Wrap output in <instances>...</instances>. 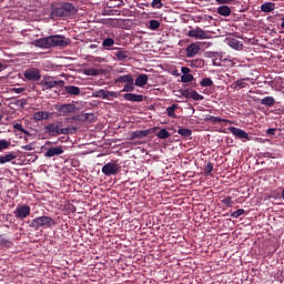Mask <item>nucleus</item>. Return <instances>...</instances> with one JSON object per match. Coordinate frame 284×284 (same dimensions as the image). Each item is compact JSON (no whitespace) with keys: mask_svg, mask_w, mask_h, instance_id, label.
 I'll return each mask as SVG.
<instances>
[{"mask_svg":"<svg viewBox=\"0 0 284 284\" xmlns=\"http://www.w3.org/2000/svg\"><path fill=\"white\" fill-rule=\"evenodd\" d=\"M70 44L69 38L65 36H48L40 39H37L33 42V45L41 49H52L55 47L65 48Z\"/></svg>","mask_w":284,"mask_h":284,"instance_id":"obj_1","label":"nucleus"},{"mask_svg":"<svg viewBox=\"0 0 284 284\" xmlns=\"http://www.w3.org/2000/svg\"><path fill=\"white\" fill-rule=\"evenodd\" d=\"M221 203H223L226 207L234 206V201L231 196H225L223 200H221Z\"/></svg>","mask_w":284,"mask_h":284,"instance_id":"obj_36","label":"nucleus"},{"mask_svg":"<svg viewBox=\"0 0 284 284\" xmlns=\"http://www.w3.org/2000/svg\"><path fill=\"white\" fill-rule=\"evenodd\" d=\"M119 98V93L113 91H105L104 93V100L111 101L112 99Z\"/></svg>","mask_w":284,"mask_h":284,"instance_id":"obj_34","label":"nucleus"},{"mask_svg":"<svg viewBox=\"0 0 284 284\" xmlns=\"http://www.w3.org/2000/svg\"><path fill=\"white\" fill-rule=\"evenodd\" d=\"M189 37L195 38L197 40H210L211 39L210 31H204L199 27L189 31Z\"/></svg>","mask_w":284,"mask_h":284,"instance_id":"obj_8","label":"nucleus"},{"mask_svg":"<svg viewBox=\"0 0 284 284\" xmlns=\"http://www.w3.org/2000/svg\"><path fill=\"white\" fill-rule=\"evenodd\" d=\"M207 121H210L212 124H221V123L229 122L227 120H224L215 115H210V118H207Z\"/></svg>","mask_w":284,"mask_h":284,"instance_id":"obj_27","label":"nucleus"},{"mask_svg":"<svg viewBox=\"0 0 284 284\" xmlns=\"http://www.w3.org/2000/svg\"><path fill=\"white\" fill-rule=\"evenodd\" d=\"M93 97L95 98H102L104 100V97H105V90L101 89V90H98L93 93Z\"/></svg>","mask_w":284,"mask_h":284,"instance_id":"obj_44","label":"nucleus"},{"mask_svg":"<svg viewBox=\"0 0 284 284\" xmlns=\"http://www.w3.org/2000/svg\"><path fill=\"white\" fill-rule=\"evenodd\" d=\"M2 104H1V102H0V106H1Z\"/></svg>","mask_w":284,"mask_h":284,"instance_id":"obj_62","label":"nucleus"},{"mask_svg":"<svg viewBox=\"0 0 284 284\" xmlns=\"http://www.w3.org/2000/svg\"><path fill=\"white\" fill-rule=\"evenodd\" d=\"M275 10V3L274 2H265L261 6V12L270 13L274 12Z\"/></svg>","mask_w":284,"mask_h":284,"instance_id":"obj_21","label":"nucleus"},{"mask_svg":"<svg viewBox=\"0 0 284 284\" xmlns=\"http://www.w3.org/2000/svg\"><path fill=\"white\" fill-rule=\"evenodd\" d=\"M276 104V100L274 97H265L264 99H261V105H264L266 108H274Z\"/></svg>","mask_w":284,"mask_h":284,"instance_id":"obj_18","label":"nucleus"},{"mask_svg":"<svg viewBox=\"0 0 284 284\" xmlns=\"http://www.w3.org/2000/svg\"><path fill=\"white\" fill-rule=\"evenodd\" d=\"M180 94H182V97H184L186 99H192L193 101H203L204 100V97L202 94L197 93L193 89L180 90Z\"/></svg>","mask_w":284,"mask_h":284,"instance_id":"obj_9","label":"nucleus"},{"mask_svg":"<svg viewBox=\"0 0 284 284\" xmlns=\"http://www.w3.org/2000/svg\"><path fill=\"white\" fill-rule=\"evenodd\" d=\"M178 109V104H172L171 106L166 108V115L172 119H176L175 110Z\"/></svg>","mask_w":284,"mask_h":284,"instance_id":"obj_29","label":"nucleus"},{"mask_svg":"<svg viewBox=\"0 0 284 284\" xmlns=\"http://www.w3.org/2000/svg\"><path fill=\"white\" fill-rule=\"evenodd\" d=\"M11 148V142L7 141L6 139L0 140V152L8 150Z\"/></svg>","mask_w":284,"mask_h":284,"instance_id":"obj_32","label":"nucleus"},{"mask_svg":"<svg viewBox=\"0 0 284 284\" xmlns=\"http://www.w3.org/2000/svg\"><path fill=\"white\" fill-rule=\"evenodd\" d=\"M232 13V9L229 6H221L217 8V14L224 18H229Z\"/></svg>","mask_w":284,"mask_h":284,"instance_id":"obj_19","label":"nucleus"},{"mask_svg":"<svg viewBox=\"0 0 284 284\" xmlns=\"http://www.w3.org/2000/svg\"><path fill=\"white\" fill-rule=\"evenodd\" d=\"M24 139V142H28V138H23Z\"/></svg>","mask_w":284,"mask_h":284,"instance_id":"obj_60","label":"nucleus"},{"mask_svg":"<svg viewBox=\"0 0 284 284\" xmlns=\"http://www.w3.org/2000/svg\"><path fill=\"white\" fill-rule=\"evenodd\" d=\"M227 130H229L233 135H235L237 139L244 140V142L252 140V136H251L247 132H245L244 130H242V129H239V128H236V126H230V128H227Z\"/></svg>","mask_w":284,"mask_h":284,"instance_id":"obj_10","label":"nucleus"},{"mask_svg":"<svg viewBox=\"0 0 284 284\" xmlns=\"http://www.w3.org/2000/svg\"><path fill=\"white\" fill-rule=\"evenodd\" d=\"M24 135H27V136H32V134L29 132V131H27L26 129L23 130V131H21Z\"/></svg>","mask_w":284,"mask_h":284,"instance_id":"obj_54","label":"nucleus"},{"mask_svg":"<svg viewBox=\"0 0 284 284\" xmlns=\"http://www.w3.org/2000/svg\"><path fill=\"white\" fill-rule=\"evenodd\" d=\"M50 116V113L49 112H45V111H38L34 113L33 115V119L36 121H42V120H48Z\"/></svg>","mask_w":284,"mask_h":284,"instance_id":"obj_25","label":"nucleus"},{"mask_svg":"<svg viewBox=\"0 0 284 284\" xmlns=\"http://www.w3.org/2000/svg\"><path fill=\"white\" fill-rule=\"evenodd\" d=\"M24 80L29 82H37L41 80V71L37 68H29L23 72Z\"/></svg>","mask_w":284,"mask_h":284,"instance_id":"obj_6","label":"nucleus"},{"mask_svg":"<svg viewBox=\"0 0 284 284\" xmlns=\"http://www.w3.org/2000/svg\"><path fill=\"white\" fill-rule=\"evenodd\" d=\"M60 84H61V82L52 81L49 78L48 79L45 78L43 81H41V85L47 89H53L54 87L60 85Z\"/></svg>","mask_w":284,"mask_h":284,"instance_id":"obj_22","label":"nucleus"},{"mask_svg":"<svg viewBox=\"0 0 284 284\" xmlns=\"http://www.w3.org/2000/svg\"><path fill=\"white\" fill-rule=\"evenodd\" d=\"M151 134V129L149 130H142V131H135L131 133L130 140L133 141L135 139H142L145 136H149Z\"/></svg>","mask_w":284,"mask_h":284,"instance_id":"obj_15","label":"nucleus"},{"mask_svg":"<svg viewBox=\"0 0 284 284\" xmlns=\"http://www.w3.org/2000/svg\"><path fill=\"white\" fill-rule=\"evenodd\" d=\"M102 45H103L104 48H111V47H113V45H114V39H113V38H105V39L103 40Z\"/></svg>","mask_w":284,"mask_h":284,"instance_id":"obj_38","label":"nucleus"},{"mask_svg":"<svg viewBox=\"0 0 284 284\" xmlns=\"http://www.w3.org/2000/svg\"><path fill=\"white\" fill-rule=\"evenodd\" d=\"M156 136L160 139V140H168L171 134L169 133V131L166 129H162L160 130L158 133H156Z\"/></svg>","mask_w":284,"mask_h":284,"instance_id":"obj_31","label":"nucleus"},{"mask_svg":"<svg viewBox=\"0 0 284 284\" xmlns=\"http://www.w3.org/2000/svg\"><path fill=\"white\" fill-rule=\"evenodd\" d=\"M123 99L126 102H133V103H142L143 102V95L142 94L125 93L123 95Z\"/></svg>","mask_w":284,"mask_h":284,"instance_id":"obj_13","label":"nucleus"},{"mask_svg":"<svg viewBox=\"0 0 284 284\" xmlns=\"http://www.w3.org/2000/svg\"><path fill=\"white\" fill-rule=\"evenodd\" d=\"M161 27V22L159 20H150L149 22V29L151 30H158Z\"/></svg>","mask_w":284,"mask_h":284,"instance_id":"obj_35","label":"nucleus"},{"mask_svg":"<svg viewBox=\"0 0 284 284\" xmlns=\"http://www.w3.org/2000/svg\"><path fill=\"white\" fill-rule=\"evenodd\" d=\"M95 115L93 113H85L84 114V121L94 122Z\"/></svg>","mask_w":284,"mask_h":284,"instance_id":"obj_46","label":"nucleus"},{"mask_svg":"<svg viewBox=\"0 0 284 284\" xmlns=\"http://www.w3.org/2000/svg\"><path fill=\"white\" fill-rule=\"evenodd\" d=\"M85 74L97 77L100 74V72L97 69H89L88 71H85Z\"/></svg>","mask_w":284,"mask_h":284,"instance_id":"obj_45","label":"nucleus"},{"mask_svg":"<svg viewBox=\"0 0 284 284\" xmlns=\"http://www.w3.org/2000/svg\"><path fill=\"white\" fill-rule=\"evenodd\" d=\"M21 149L24 151H33L32 144L22 145Z\"/></svg>","mask_w":284,"mask_h":284,"instance_id":"obj_53","label":"nucleus"},{"mask_svg":"<svg viewBox=\"0 0 284 284\" xmlns=\"http://www.w3.org/2000/svg\"><path fill=\"white\" fill-rule=\"evenodd\" d=\"M219 4H231L234 0H216Z\"/></svg>","mask_w":284,"mask_h":284,"instance_id":"obj_50","label":"nucleus"},{"mask_svg":"<svg viewBox=\"0 0 284 284\" xmlns=\"http://www.w3.org/2000/svg\"><path fill=\"white\" fill-rule=\"evenodd\" d=\"M282 41L284 42V38L282 39Z\"/></svg>","mask_w":284,"mask_h":284,"instance_id":"obj_61","label":"nucleus"},{"mask_svg":"<svg viewBox=\"0 0 284 284\" xmlns=\"http://www.w3.org/2000/svg\"><path fill=\"white\" fill-rule=\"evenodd\" d=\"M245 81H250V78L240 79L236 82H233L232 87L234 90H241L247 88L248 83Z\"/></svg>","mask_w":284,"mask_h":284,"instance_id":"obj_17","label":"nucleus"},{"mask_svg":"<svg viewBox=\"0 0 284 284\" xmlns=\"http://www.w3.org/2000/svg\"><path fill=\"white\" fill-rule=\"evenodd\" d=\"M63 153H64L63 146L58 145V146L48 149L47 153H44V156L49 158V159H52L54 156H60Z\"/></svg>","mask_w":284,"mask_h":284,"instance_id":"obj_12","label":"nucleus"},{"mask_svg":"<svg viewBox=\"0 0 284 284\" xmlns=\"http://www.w3.org/2000/svg\"><path fill=\"white\" fill-rule=\"evenodd\" d=\"M57 111L60 112L63 115H68V114H74L78 109L75 106V104L69 103V104H58L55 106Z\"/></svg>","mask_w":284,"mask_h":284,"instance_id":"obj_11","label":"nucleus"},{"mask_svg":"<svg viewBox=\"0 0 284 284\" xmlns=\"http://www.w3.org/2000/svg\"><path fill=\"white\" fill-rule=\"evenodd\" d=\"M178 134L180 136L187 139L192 135V131H191V129L181 128L178 130Z\"/></svg>","mask_w":284,"mask_h":284,"instance_id":"obj_30","label":"nucleus"},{"mask_svg":"<svg viewBox=\"0 0 284 284\" xmlns=\"http://www.w3.org/2000/svg\"><path fill=\"white\" fill-rule=\"evenodd\" d=\"M201 51V47L197 43H191L189 48H186V57L192 58L195 57Z\"/></svg>","mask_w":284,"mask_h":284,"instance_id":"obj_14","label":"nucleus"},{"mask_svg":"<svg viewBox=\"0 0 284 284\" xmlns=\"http://www.w3.org/2000/svg\"><path fill=\"white\" fill-rule=\"evenodd\" d=\"M151 6L153 9H161L163 7L162 0H152Z\"/></svg>","mask_w":284,"mask_h":284,"instance_id":"obj_43","label":"nucleus"},{"mask_svg":"<svg viewBox=\"0 0 284 284\" xmlns=\"http://www.w3.org/2000/svg\"><path fill=\"white\" fill-rule=\"evenodd\" d=\"M119 172H120V165L113 162H109L108 164H104V166H102V173L105 176H115L119 174Z\"/></svg>","mask_w":284,"mask_h":284,"instance_id":"obj_7","label":"nucleus"},{"mask_svg":"<svg viewBox=\"0 0 284 284\" xmlns=\"http://www.w3.org/2000/svg\"><path fill=\"white\" fill-rule=\"evenodd\" d=\"M231 47L234 49V50H239L241 48V42H239L237 40H233L231 42Z\"/></svg>","mask_w":284,"mask_h":284,"instance_id":"obj_47","label":"nucleus"},{"mask_svg":"<svg viewBox=\"0 0 284 284\" xmlns=\"http://www.w3.org/2000/svg\"><path fill=\"white\" fill-rule=\"evenodd\" d=\"M245 214V211L243 209H239L237 211H233L231 213V217L239 219Z\"/></svg>","mask_w":284,"mask_h":284,"instance_id":"obj_41","label":"nucleus"},{"mask_svg":"<svg viewBox=\"0 0 284 284\" xmlns=\"http://www.w3.org/2000/svg\"><path fill=\"white\" fill-rule=\"evenodd\" d=\"M13 128H14V130H17V131H24V128L22 126V124L21 123H16L14 125H13Z\"/></svg>","mask_w":284,"mask_h":284,"instance_id":"obj_51","label":"nucleus"},{"mask_svg":"<svg viewBox=\"0 0 284 284\" xmlns=\"http://www.w3.org/2000/svg\"><path fill=\"white\" fill-rule=\"evenodd\" d=\"M200 85H202L203 88H209L214 85V82L211 80V78H204L202 82H200Z\"/></svg>","mask_w":284,"mask_h":284,"instance_id":"obj_37","label":"nucleus"},{"mask_svg":"<svg viewBox=\"0 0 284 284\" xmlns=\"http://www.w3.org/2000/svg\"><path fill=\"white\" fill-rule=\"evenodd\" d=\"M282 199H284V189H282V194H281Z\"/></svg>","mask_w":284,"mask_h":284,"instance_id":"obj_58","label":"nucleus"},{"mask_svg":"<svg viewBox=\"0 0 284 284\" xmlns=\"http://www.w3.org/2000/svg\"><path fill=\"white\" fill-rule=\"evenodd\" d=\"M55 224L57 223H55V221L53 219L43 215V216L34 217L33 220H31V223H30L29 227H31L34 231H37L40 227H52Z\"/></svg>","mask_w":284,"mask_h":284,"instance_id":"obj_4","label":"nucleus"},{"mask_svg":"<svg viewBox=\"0 0 284 284\" xmlns=\"http://www.w3.org/2000/svg\"><path fill=\"white\" fill-rule=\"evenodd\" d=\"M77 13V9L71 2H63L59 7H53L51 10V18H70Z\"/></svg>","mask_w":284,"mask_h":284,"instance_id":"obj_2","label":"nucleus"},{"mask_svg":"<svg viewBox=\"0 0 284 284\" xmlns=\"http://www.w3.org/2000/svg\"><path fill=\"white\" fill-rule=\"evenodd\" d=\"M213 170H214V165L212 164V162H207L205 168H204V174L206 176H209L212 173Z\"/></svg>","mask_w":284,"mask_h":284,"instance_id":"obj_40","label":"nucleus"},{"mask_svg":"<svg viewBox=\"0 0 284 284\" xmlns=\"http://www.w3.org/2000/svg\"><path fill=\"white\" fill-rule=\"evenodd\" d=\"M194 80H195L194 75H192V74H183L181 81H182V83H191Z\"/></svg>","mask_w":284,"mask_h":284,"instance_id":"obj_39","label":"nucleus"},{"mask_svg":"<svg viewBox=\"0 0 284 284\" xmlns=\"http://www.w3.org/2000/svg\"><path fill=\"white\" fill-rule=\"evenodd\" d=\"M190 65L192 68H203L204 67V61L203 59H194L189 61Z\"/></svg>","mask_w":284,"mask_h":284,"instance_id":"obj_28","label":"nucleus"},{"mask_svg":"<svg viewBox=\"0 0 284 284\" xmlns=\"http://www.w3.org/2000/svg\"><path fill=\"white\" fill-rule=\"evenodd\" d=\"M276 132V128H268L266 131L267 135L274 136Z\"/></svg>","mask_w":284,"mask_h":284,"instance_id":"obj_49","label":"nucleus"},{"mask_svg":"<svg viewBox=\"0 0 284 284\" xmlns=\"http://www.w3.org/2000/svg\"><path fill=\"white\" fill-rule=\"evenodd\" d=\"M113 55H115L119 61H125L129 58V51L118 50Z\"/></svg>","mask_w":284,"mask_h":284,"instance_id":"obj_26","label":"nucleus"},{"mask_svg":"<svg viewBox=\"0 0 284 284\" xmlns=\"http://www.w3.org/2000/svg\"><path fill=\"white\" fill-rule=\"evenodd\" d=\"M148 81H149V77L146 74H140L138 75L134 85L139 88H143L144 85L148 84Z\"/></svg>","mask_w":284,"mask_h":284,"instance_id":"obj_20","label":"nucleus"},{"mask_svg":"<svg viewBox=\"0 0 284 284\" xmlns=\"http://www.w3.org/2000/svg\"><path fill=\"white\" fill-rule=\"evenodd\" d=\"M6 67L4 64L0 63V72L4 71Z\"/></svg>","mask_w":284,"mask_h":284,"instance_id":"obj_56","label":"nucleus"},{"mask_svg":"<svg viewBox=\"0 0 284 284\" xmlns=\"http://www.w3.org/2000/svg\"><path fill=\"white\" fill-rule=\"evenodd\" d=\"M2 119H3V115L0 114V122H1Z\"/></svg>","mask_w":284,"mask_h":284,"instance_id":"obj_59","label":"nucleus"},{"mask_svg":"<svg viewBox=\"0 0 284 284\" xmlns=\"http://www.w3.org/2000/svg\"><path fill=\"white\" fill-rule=\"evenodd\" d=\"M135 90L134 82L126 83L122 90V92H132Z\"/></svg>","mask_w":284,"mask_h":284,"instance_id":"obj_42","label":"nucleus"},{"mask_svg":"<svg viewBox=\"0 0 284 284\" xmlns=\"http://www.w3.org/2000/svg\"><path fill=\"white\" fill-rule=\"evenodd\" d=\"M11 91H13V92H16V93H18V94H21L22 92L26 91V88H23V87L13 88V89H11Z\"/></svg>","mask_w":284,"mask_h":284,"instance_id":"obj_48","label":"nucleus"},{"mask_svg":"<svg viewBox=\"0 0 284 284\" xmlns=\"http://www.w3.org/2000/svg\"><path fill=\"white\" fill-rule=\"evenodd\" d=\"M13 214L17 220H26L31 215V206H28L27 204L17 205Z\"/></svg>","mask_w":284,"mask_h":284,"instance_id":"obj_5","label":"nucleus"},{"mask_svg":"<svg viewBox=\"0 0 284 284\" xmlns=\"http://www.w3.org/2000/svg\"><path fill=\"white\" fill-rule=\"evenodd\" d=\"M52 144H53V142H50V141H48L47 143H44L45 146L52 145Z\"/></svg>","mask_w":284,"mask_h":284,"instance_id":"obj_57","label":"nucleus"},{"mask_svg":"<svg viewBox=\"0 0 284 284\" xmlns=\"http://www.w3.org/2000/svg\"><path fill=\"white\" fill-rule=\"evenodd\" d=\"M115 84L116 83H134V78L132 74H126V75H120L118 79L114 80Z\"/></svg>","mask_w":284,"mask_h":284,"instance_id":"obj_16","label":"nucleus"},{"mask_svg":"<svg viewBox=\"0 0 284 284\" xmlns=\"http://www.w3.org/2000/svg\"><path fill=\"white\" fill-rule=\"evenodd\" d=\"M16 158H17V155H14L13 152H10L7 155H0V164L1 165L7 164V163L13 161Z\"/></svg>","mask_w":284,"mask_h":284,"instance_id":"obj_24","label":"nucleus"},{"mask_svg":"<svg viewBox=\"0 0 284 284\" xmlns=\"http://www.w3.org/2000/svg\"><path fill=\"white\" fill-rule=\"evenodd\" d=\"M281 29H284V17L281 19Z\"/></svg>","mask_w":284,"mask_h":284,"instance_id":"obj_55","label":"nucleus"},{"mask_svg":"<svg viewBox=\"0 0 284 284\" xmlns=\"http://www.w3.org/2000/svg\"><path fill=\"white\" fill-rule=\"evenodd\" d=\"M182 73H183V75H187V74H190V72H191V70H190V68L189 67H182Z\"/></svg>","mask_w":284,"mask_h":284,"instance_id":"obj_52","label":"nucleus"},{"mask_svg":"<svg viewBox=\"0 0 284 284\" xmlns=\"http://www.w3.org/2000/svg\"><path fill=\"white\" fill-rule=\"evenodd\" d=\"M64 91H67V93L69 95H74V97H79L80 95V88L79 87H74V85H68L64 87Z\"/></svg>","mask_w":284,"mask_h":284,"instance_id":"obj_23","label":"nucleus"},{"mask_svg":"<svg viewBox=\"0 0 284 284\" xmlns=\"http://www.w3.org/2000/svg\"><path fill=\"white\" fill-rule=\"evenodd\" d=\"M44 133H47L49 136L69 135L70 129L62 128L61 122L49 123L47 126H44Z\"/></svg>","mask_w":284,"mask_h":284,"instance_id":"obj_3","label":"nucleus"},{"mask_svg":"<svg viewBox=\"0 0 284 284\" xmlns=\"http://www.w3.org/2000/svg\"><path fill=\"white\" fill-rule=\"evenodd\" d=\"M0 245L4 247H11L12 242L10 240H7L4 235L0 234Z\"/></svg>","mask_w":284,"mask_h":284,"instance_id":"obj_33","label":"nucleus"}]
</instances>
